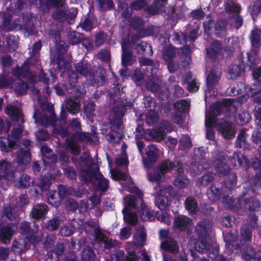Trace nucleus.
Wrapping results in <instances>:
<instances>
[{
  "label": "nucleus",
  "mask_w": 261,
  "mask_h": 261,
  "mask_svg": "<svg viewBox=\"0 0 261 261\" xmlns=\"http://www.w3.org/2000/svg\"><path fill=\"white\" fill-rule=\"evenodd\" d=\"M75 71L68 68L64 73V86L67 90H73L78 81L77 73L89 80L92 84H102L105 81L104 71L98 68L92 70L91 66L87 62L82 60L74 64Z\"/></svg>",
  "instance_id": "f257e3e1"
},
{
  "label": "nucleus",
  "mask_w": 261,
  "mask_h": 261,
  "mask_svg": "<svg viewBox=\"0 0 261 261\" xmlns=\"http://www.w3.org/2000/svg\"><path fill=\"white\" fill-rule=\"evenodd\" d=\"M118 105L112 109V120L111 123L115 128L119 129L123 124V118L127 109L134 106V102L126 98H122L120 101H117Z\"/></svg>",
  "instance_id": "f03ea898"
},
{
  "label": "nucleus",
  "mask_w": 261,
  "mask_h": 261,
  "mask_svg": "<svg viewBox=\"0 0 261 261\" xmlns=\"http://www.w3.org/2000/svg\"><path fill=\"white\" fill-rule=\"evenodd\" d=\"M229 156L224 151H218L214 156L213 162L216 171L219 177H223L231 171V168L227 164Z\"/></svg>",
  "instance_id": "7ed1b4c3"
},
{
  "label": "nucleus",
  "mask_w": 261,
  "mask_h": 261,
  "mask_svg": "<svg viewBox=\"0 0 261 261\" xmlns=\"http://www.w3.org/2000/svg\"><path fill=\"white\" fill-rule=\"evenodd\" d=\"M191 220L188 217L184 215L175 216L174 219L173 227L174 230L178 231H185L187 238L192 240H196L192 234V229L191 227Z\"/></svg>",
  "instance_id": "20e7f679"
},
{
  "label": "nucleus",
  "mask_w": 261,
  "mask_h": 261,
  "mask_svg": "<svg viewBox=\"0 0 261 261\" xmlns=\"http://www.w3.org/2000/svg\"><path fill=\"white\" fill-rule=\"evenodd\" d=\"M20 232L23 236H26V239L31 243H38L41 241L39 236L38 229L32 228L31 223L27 221H22L20 224Z\"/></svg>",
  "instance_id": "39448f33"
},
{
  "label": "nucleus",
  "mask_w": 261,
  "mask_h": 261,
  "mask_svg": "<svg viewBox=\"0 0 261 261\" xmlns=\"http://www.w3.org/2000/svg\"><path fill=\"white\" fill-rule=\"evenodd\" d=\"M142 156L144 167L152 168L159 158V149L154 145H149L145 148V153H143Z\"/></svg>",
  "instance_id": "423d86ee"
},
{
  "label": "nucleus",
  "mask_w": 261,
  "mask_h": 261,
  "mask_svg": "<svg viewBox=\"0 0 261 261\" xmlns=\"http://www.w3.org/2000/svg\"><path fill=\"white\" fill-rule=\"evenodd\" d=\"M98 168L97 164L91 163L87 169L82 170V174L80 180L86 185L89 183L94 184V181L98 176L97 172Z\"/></svg>",
  "instance_id": "0eeeda50"
},
{
  "label": "nucleus",
  "mask_w": 261,
  "mask_h": 261,
  "mask_svg": "<svg viewBox=\"0 0 261 261\" xmlns=\"http://www.w3.org/2000/svg\"><path fill=\"white\" fill-rule=\"evenodd\" d=\"M234 125L224 119H222L217 123V129L227 139H231L234 137Z\"/></svg>",
  "instance_id": "6e6552de"
},
{
  "label": "nucleus",
  "mask_w": 261,
  "mask_h": 261,
  "mask_svg": "<svg viewBox=\"0 0 261 261\" xmlns=\"http://www.w3.org/2000/svg\"><path fill=\"white\" fill-rule=\"evenodd\" d=\"M205 50L207 58L212 61H215L223 50L221 41L218 40H213Z\"/></svg>",
  "instance_id": "1a4fd4ad"
},
{
  "label": "nucleus",
  "mask_w": 261,
  "mask_h": 261,
  "mask_svg": "<svg viewBox=\"0 0 261 261\" xmlns=\"http://www.w3.org/2000/svg\"><path fill=\"white\" fill-rule=\"evenodd\" d=\"M207 194L210 199L213 200H219L224 196L223 185L218 181L212 184L207 190Z\"/></svg>",
  "instance_id": "9d476101"
},
{
  "label": "nucleus",
  "mask_w": 261,
  "mask_h": 261,
  "mask_svg": "<svg viewBox=\"0 0 261 261\" xmlns=\"http://www.w3.org/2000/svg\"><path fill=\"white\" fill-rule=\"evenodd\" d=\"M48 211V206L44 203L34 205L30 214V217L34 221H39L45 217Z\"/></svg>",
  "instance_id": "9b49d317"
},
{
  "label": "nucleus",
  "mask_w": 261,
  "mask_h": 261,
  "mask_svg": "<svg viewBox=\"0 0 261 261\" xmlns=\"http://www.w3.org/2000/svg\"><path fill=\"white\" fill-rule=\"evenodd\" d=\"M212 228V224L207 219H202L198 222L195 228L198 238H207Z\"/></svg>",
  "instance_id": "f8f14e48"
},
{
  "label": "nucleus",
  "mask_w": 261,
  "mask_h": 261,
  "mask_svg": "<svg viewBox=\"0 0 261 261\" xmlns=\"http://www.w3.org/2000/svg\"><path fill=\"white\" fill-rule=\"evenodd\" d=\"M242 256L246 261H261V251L246 246L243 249Z\"/></svg>",
  "instance_id": "ddd939ff"
},
{
  "label": "nucleus",
  "mask_w": 261,
  "mask_h": 261,
  "mask_svg": "<svg viewBox=\"0 0 261 261\" xmlns=\"http://www.w3.org/2000/svg\"><path fill=\"white\" fill-rule=\"evenodd\" d=\"M238 235L235 231L230 230L225 236H224L225 248L228 249L230 252H232L234 250L238 249Z\"/></svg>",
  "instance_id": "4468645a"
},
{
  "label": "nucleus",
  "mask_w": 261,
  "mask_h": 261,
  "mask_svg": "<svg viewBox=\"0 0 261 261\" xmlns=\"http://www.w3.org/2000/svg\"><path fill=\"white\" fill-rule=\"evenodd\" d=\"M177 166H178L177 169L178 175L176 176L174 180V185L175 186L179 188H185L188 184V179L184 175L182 164L179 161L177 162Z\"/></svg>",
  "instance_id": "2eb2a0df"
},
{
  "label": "nucleus",
  "mask_w": 261,
  "mask_h": 261,
  "mask_svg": "<svg viewBox=\"0 0 261 261\" xmlns=\"http://www.w3.org/2000/svg\"><path fill=\"white\" fill-rule=\"evenodd\" d=\"M162 248L166 252L177 254L179 252V246L176 241L172 238L165 240L161 245Z\"/></svg>",
  "instance_id": "dca6fc26"
},
{
  "label": "nucleus",
  "mask_w": 261,
  "mask_h": 261,
  "mask_svg": "<svg viewBox=\"0 0 261 261\" xmlns=\"http://www.w3.org/2000/svg\"><path fill=\"white\" fill-rule=\"evenodd\" d=\"M12 223H7L0 231V241L3 243L10 242L14 232Z\"/></svg>",
  "instance_id": "f3484780"
},
{
  "label": "nucleus",
  "mask_w": 261,
  "mask_h": 261,
  "mask_svg": "<svg viewBox=\"0 0 261 261\" xmlns=\"http://www.w3.org/2000/svg\"><path fill=\"white\" fill-rule=\"evenodd\" d=\"M136 194L137 197L130 195L126 198V205L129 207L133 209L139 208V206L138 205L139 200L140 201L141 203H143V194L139 189H137Z\"/></svg>",
  "instance_id": "a211bd4d"
},
{
  "label": "nucleus",
  "mask_w": 261,
  "mask_h": 261,
  "mask_svg": "<svg viewBox=\"0 0 261 261\" xmlns=\"http://www.w3.org/2000/svg\"><path fill=\"white\" fill-rule=\"evenodd\" d=\"M244 206L245 208L250 212L258 211L260 208V201L254 196H250L244 198Z\"/></svg>",
  "instance_id": "6ab92c4d"
},
{
  "label": "nucleus",
  "mask_w": 261,
  "mask_h": 261,
  "mask_svg": "<svg viewBox=\"0 0 261 261\" xmlns=\"http://www.w3.org/2000/svg\"><path fill=\"white\" fill-rule=\"evenodd\" d=\"M136 53L138 55L151 57L153 51L151 45L146 42L138 43L135 47Z\"/></svg>",
  "instance_id": "aec40b11"
},
{
  "label": "nucleus",
  "mask_w": 261,
  "mask_h": 261,
  "mask_svg": "<svg viewBox=\"0 0 261 261\" xmlns=\"http://www.w3.org/2000/svg\"><path fill=\"white\" fill-rule=\"evenodd\" d=\"M31 160V153L29 148H20L19 152L17 154L14 161L19 165H26L28 164Z\"/></svg>",
  "instance_id": "412c9836"
},
{
  "label": "nucleus",
  "mask_w": 261,
  "mask_h": 261,
  "mask_svg": "<svg viewBox=\"0 0 261 261\" xmlns=\"http://www.w3.org/2000/svg\"><path fill=\"white\" fill-rule=\"evenodd\" d=\"M228 21L226 19L220 18L215 22L214 34L220 38L224 36V34L226 32Z\"/></svg>",
  "instance_id": "4be33fe9"
},
{
  "label": "nucleus",
  "mask_w": 261,
  "mask_h": 261,
  "mask_svg": "<svg viewBox=\"0 0 261 261\" xmlns=\"http://www.w3.org/2000/svg\"><path fill=\"white\" fill-rule=\"evenodd\" d=\"M223 203L225 206L230 210H239L242 207V200L240 198L237 199L228 195H226L223 197Z\"/></svg>",
  "instance_id": "5701e85b"
},
{
  "label": "nucleus",
  "mask_w": 261,
  "mask_h": 261,
  "mask_svg": "<svg viewBox=\"0 0 261 261\" xmlns=\"http://www.w3.org/2000/svg\"><path fill=\"white\" fill-rule=\"evenodd\" d=\"M253 228L250 225L244 224L241 228L240 241L242 244L251 242Z\"/></svg>",
  "instance_id": "b1692460"
},
{
  "label": "nucleus",
  "mask_w": 261,
  "mask_h": 261,
  "mask_svg": "<svg viewBox=\"0 0 261 261\" xmlns=\"http://www.w3.org/2000/svg\"><path fill=\"white\" fill-rule=\"evenodd\" d=\"M207 239V238H198L194 243L195 249L202 254L207 253L211 248V245Z\"/></svg>",
  "instance_id": "393cba45"
},
{
  "label": "nucleus",
  "mask_w": 261,
  "mask_h": 261,
  "mask_svg": "<svg viewBox=\"0 0 261 261\" xmlns=\"http://www.w3.org/2000/svg\"><path fill=\"white\" fill-rule=\"evenodd\" d=\"M139 216L143 221H152L154 220L153 212L145 203H141Z\"/></svg>",
  "instance_id": "a878e982"
},
{
  "label": "nucleus",
  "mask_w": 261,
  "mask_h": 261,
  "mask_svg": "<svg viewBox=\"0 0 261 261\" xmlns=\"http://www.w3.org/2000/svg\"><path fill=\"white\" fill-rule=\"evenodd\" d=\"M66 107L68 112L72 114L75 115L77 114L81 108L80 101L74 97H70L67 99Z\"/></svg>",
  "instance_id": "bb28decb"
},
{
  "label": "nucleus",
  "mask_w": 261,
  "mask_h": 261,
  "mask_svg": "<svg viewBox=\"0 0 261 261\" xmlns=\"http://www.w3.org/2000/svg\"><path fill=\"white\" fill-rule=\"evenodd\" d=\"M144 25L145 22L140 17H134L129 21V26L140 33L147 32V29Z\"/></svg>",
  "instance_id": "cd10ccee"
},
{
  "label": "nucleus",
  "mask_w": 261,
  "mask_h": 261,
  "mask_svg": "<svg viewBox=\"0 0 261 261\" xmlns=\"http://www.w3.org/2000/svg\"><path fill=\"white\" fill-rule=\"evenodd\" d=\"M5 112L13 121L18 122L20 119L21 111L15 106L8 105L5 109Z\"/></svg>",
  "instance_id": "c85d7f7f"
},
{
  "label": "nucleus",
  "mask_w": 261,
  "mask_h": 261,
  "mask_svg": "<svg viewBox=\"0 0 261 261\" xmlns=\"http://www.w3.org/2000/svg\"><path fill=\"white\" fill-rule=\"evenodd\" d=\"M95 188L97 191L100 192H105L109 187V181L108 179L105 178L101 173H98L97 178L95 179Z\"/></svg>",
  "instance_id": "c756f323"
},
{
  "label": "nucleus",
  "mask_w": 261,
  "mask_h": 261,
  "mask_svg": "<svg viewBox=\"0 0 261 261\" xmlns=\"http://www.w3.org/2000/svg\"><path fill=\"white\" fill-rule=\"evenodd\" d=\"M249 39L253 47H259L261 45V30L255 28L252 30L249 35Z\"/></svg>",
  "instance_id": "7c9ffc66"
},
{
  "label": "nucleus",
  "mask_w": 261,
  "mask_h": 261,
  "mask_svg": "<svg viewBox=\"0 0 261 261\" xmlns=\"http://www.w3.org/2000/svg\"><path fill=\"white\" fill-rule=\"evenodd\" d=\"M154 204L160 210H165L170 205V200L166 194H158L155 197Z\"/></svg>",
  "instance_id": "2f4dec72"
},
{
  "label": "nucleus",
  "mask_w": 261,
  "mask_h": 261,
  "mask_svg": "<svg viewBox=\"0 0 261 261\" xmlns=\"http://www.w3.org/2000/svg\"><path fill=\"white\" fill-rule=\"evenodd\" d=\"M33 119L36 123H40L41 125L47 126L50 125L48 115L44 113H41L39 110L35 111Z\"/></svg>",
  "instance_id": "473e14b6"
},
{
  "label": "nucleus",
  "mask_w": 261,
  "mask_h": 261,
  "mask_svg": "<svg viewBox=\"0 0 261 261\" xmlns=\"http://www.w3.org/2000/svg\"><path fill=\"white\" fill-rule=\"evenodd\" d=\"M216 176L214 172H207L198 178L197 184L200 187H206L214 180Z\"/></svg>",
  "instance_id": "72a5a7b5"
},
{
  "label": "nucleus",
  "mask_w": 261,
  "mask_h": 261,
  "mask_svg": "<svg viewBox=\"0 0 261 261\" xmlns=\"http://www.w3.org/2000/svg\"><path fill=\"white\" fill-rule=\"evenodd\" d=\"M124 216V220L130 225L134 226L137 224L138 217V215L134 212H132L129 210L125 207L122 210Z\"/></svg>",
  "instance_id": "f704fd0d"
},
{
  "label": "nucleus",
  "mask_w": 261,
  "mask_h": 261,
  "mask_svg": "<svg viewBox=\"0 0 261 261\" xmlns=\"http://www.w3.org/2000/svg\"><path fill=\"white\" fill-rule=\"evenodd\" d=\"M12 171L10 162L4 159L0 160V179L6 178Z\"/></svg>",
  "instance_id": "c9c22d12"
},
{
  "label": "nucleus",
  "mask_w": 261,
  "mask_h": 261,
  "mask_svg": "<svg viewBox=\"0 0 261 261\" xmlns=\"http://www.w3.org/2000/svg\"><path fill=\"white\" fill-rule=\"evenodd\" d=\"M176 48L171 45L164 46L162 50L163 58L165 61L173 60L176 57Z\"/></svg>",
  "instance_id": "e433bc0d"
},
{
  "label": "nucleus",
  "mask_w": 261,
  "mask_h": 261,
  "mask_svg": "<svg viewBox=\"0 0 261 261\" xmlns=\"http://www.w3.org/2000/svg\"><path fill=\"white\" fill-rule=\"evenodd\" d=\"M246 135V134L244 130H241L240 132L236 139V146L244 150H249L251 146L247 141Z\"/></svg>",
  "instance_id": "4c0bfd02"
},
{
  "label": "nucleus",
  "mask_w": 261,
  "mask_h": 261,
  "mask_svg": "<svg viewBox=\"0 0 261 261\" xmlns=\"http://www.w3.org/2000/svg\"><path fill=\"white\" fill-rule=\"evenodd\" d=\"M136 60V57L133 55V51L122 53L121 64L124 67L132 66Z\"/></svg>",
  "instance_id": "58836bf2"
},
{
  "label": "nucleus",
  "mask_w": 261,
  "mask_h": 261,
  "mask_svg": "<svg viewBox=\"0 0 261 261\" xmlns=\"http://www.w3.org/2000/svg\"><path fill=\"white\" fill-rule=\"evenodd\" d=\"M175 167H177V163L170 160L166 159L163 160L158 166V168L161 170L164 175L172 170Z\"/></svg>",
  "instance_id": "ea45409f"
},
{
  "label": "nucleus",
  "mask_w": 261,
  "mask_h": 261,
  "mask_svg": "<svg viewBox=\"0 0 261 261\" xmlns=\"http://www.w3.org/2000/svg\"><path fill=\"white\" fill-rule=\"evenodd\" d=\"M232 157L234 160L237 159L239 165L240 167H242L245 170L249 169L250 165V161L244 154L240 152H234Z\"/></svg>",
  "instance_id": "a19ab883"
},
{
  "label": "nucleus",
  "mask_w": 261,
  "mask_h": 261,
  "mask_svg": "<svg viewBox=\"0 0 261 261\" xmlns=\"http://www.w3.org/2000/svg\"><path fill=\"white\" fill-rule=\"evenodd\" d=\"M12 73L16 78H25L30 77L31 76V72L29 68H22L19 66H16L12 70Z\"/></svg>",
  "instance_id": "79ce46f5"
},
{
  "label": "nucleus",
  "mask_w": 261,
  "mask_h": 261,
  "mask_svg": "<svg viewBox=\"0 0 261 261\" xmlns=\"http://www.w3.org/2000/svg\"><path fill=\"white\" fill-rule=\"evenodd\" d=\"M185 207L191 214H195L198 208L197 200L192 197H189L186 199Z\"/></svg>",
  "instance_id": "37998d69"
},
{
  "label": "nucleus",
  "mask_w": 261,
  "mask_h": 261,
  "mask_svg": "<svg viewBox=\"0 0 261 261\" xmlns=\"http://www.w3.org/2000/svg\"><path fill=\"white\" fill-rule=\"evenodd\" d=\"M50 178L47 176H42L38 183V187L41 192H46L51 185V178L53 173L50 172Z\"/></svg>",
  "instance_id": "c03bdc74"
},
{
  "label": "nucleus",
  "mask_w": 261,
  "mask_h": 261,
  "mask_svg": "<svg viewBox=\"0 0 261 261\" xmlns=\"http://www.w3.org/2000/svg\"><path fill=\"white\" fill-rule=\"evenodd\" d=\"M190 106V101L187 99L178 100L174 103V108L177 111L182 113L188 112Z\"/></svg>",
  "instance_id": "a18cd8bd"
},
{
  "label": "nucleus",
  "mask_w": 261,
  "mask_h": 261,
  "mask_svg": "<svg viewBox=\"0 0 261 261\" xmlns=\"http://www.w3.org/2000/svg\"><path fill=\"white\" fill-rule=\"evenodd\" d=\"M224 9L228 14H239L241 10V7L232 1H227L225 3Z\"/></svg>",
  "instance_id": "49530a36"
},
{
  "label": "nucleus",
  "mask_w": 261,
  "mask_h": 261,
  "mask_svg": "<svg viewBox=\"0 0 261 261\" xmlns=\"http://www.w3.org/2000/svg\"><path fill=\"white\" fill-rule=\"evenodd\" d=\"M121 86L118 84H115L114 83L113 87V92L110 93V102L113 104L116 103L117 101H120V88Z\"/></svg>",
  "instance_id": "de8ad7c7"
},
{
  "label": "nucleus",
  "mask_w": 261,
  "mask_h": 261,
  "mask_svg": "<svg viewBox=\"0 0 261 261\" xmlns=\"http://www.w3.org/2000/svg\"><path fill=\"white\" fill-rule=\"evenodd\" d=\"M56 194L57 192L56 190L49 191L46 194V196L48 203L55 207H58L60 205L62 200L60 199V197L56 196Z\"/></svg>",
  "instance_id": "09e8293b"
},
{
  "label": "nucleus",
  "mask_w": 261,
  "mask_h": 261,
  "mask_svg": "<svg viewBox=\"0 0 261 261\" xmlns=\"http://www.w3.org/2000/svg\"><path fill=\"white\" fill-rule=\"evenodd\" d=\"M79 26L82 29V30L90 32L93 29V23L92 20L90 18L89 14H88L79 23Z\"/></svg>",
  "instance_id": "8fccbe9b"
},
{
  "label": "nucleus",
  "mask_w": 261,
  "mask_h": 261,
  "mask_svg": "<svg viewBox=\"0 0 261 261\" xmlns=\"http://www.w3.org/2000/svg\"><path fill=\"white\" fill-rule=\"evenodd\" d=\"M165 175L161 172V170L156 167L152 172L147 174L148 179L151 182L160 181L162 178H164Z\"/></svg>",
  "instance_id": "3c124183"
},
{
  "label": "nucleus",
  "mask_w": 261,
  "mask_h": 261,
  "mask_svg": "<svg viewBox=\"0 0 261 261\" xmlns=\"http://www.w3.org/2000/svg\"><path fill=\"white\" fill-rule=\"evenodd\" d=\"M251 119L250 114L247 111H243L238 114L236 118V123L239 125H245L248 123Z\"/></svg>",
  "instance_id": "603ef678"
},
{
  "label": "nucleus",
  "mask_w": 261,
  "mask_h": 261,
  "mask_svg": "<svg viewBox=\"0 0 261 261\" xmlns=\"http://www.w3.org/2000/svg\"><path fill=\"white\" fill-rule=\"evenodd\" d=\"M95 257L94 251L89 246L84 248L81 254L82 261H94Z\"/></svg>",
  "instance_id": "864d4df0"
},
{
  "label": "nucleus",
  "mask_w": 261,
  "mask_h": 261,
  "mask_svg": "<svg viewBox=\"0 0 261 261\" xmlns=\"http://www.w3.org/2000/svg\"><path fill=\"white\" fill-rule=\"evenodd\" d=\"M34 178L27 174H22L20 177L18 188L24 189L32 186L34 183Z\"/></svg>",
  "instance_id": "5fc2aeb1"
},
{
  "label": "nucleus",
  "mask_w": 261,
  "mask_h": 261,
  "mask_svg": "<svg viewBox=\"0 0 261 261\" xmlns=\"http://www.w3.org/2000/svg\"><path fill=\"white\" fill-rule=\"evenodd\" d=\"M25 245L26 242L24 240L14 241L12 243V250L14 254L21 255L25 248Z\"/></svg>",
  "instance_id": "6e6d98bb"
},
{
  "label": "nucleus",
  "mask_w": 261,
  "mask_h": 261,
  "mask_svg": "<svg viewBox=\"0 0 261 261\" xmlns=\"http://www.w3.org/2000/svg\"><path fill=\"white\" fill-rule=\"evenodd\" d=\"M173 40L177 44H186L188 40V35L185 32H175L173 34Z\"/></svg>",
  "instance_id": "4d7b16f0"
},
{
  "label": "nucleus",
  "mask_w": 261,
  "mask_h": 261,
  "mask_svg": "<svg viewBox=\"0 0 261 261\" xmlns=\"http://www.w3.org/2000/svg\"><path fill=\"white\" fill-rule=\"evenodd\" d=\"M144 104L145 107L148 111L152 112L153 113L155 111L157 107L155 99L150 96H145L144 97Z\"/></svg>",
  "instance_id": "13d9d810"
},
{
  "label": "nucleus",
  "mask_w": 261,
  "mask_h": 261,
  "mask_svg": "<svg viewBox=\"0 0 261 261\" xmlns=\"http://www.w3.org/2000/svg\"><path fill=\"white\" fill-rule=\"evenodd\" d=\"M220 76L214 69L212 70L206 77V85L208 87H212L218 82Z\"/></svg>",
  "instance_id": "bf43d9fd"
},
{
  "label": "nucleus",
  "mask_w": 261,
  "mask_h": 261,
  "mask_svg": "<svg viewBox=\"0 0 261 261\" xmlns=\"http://www.w3.org/2000/svg\"><path fill=\"white\" fill-rule=\"evenodd\" d=\"M68 39L71 44L75 45L82 42L84 39V35L75 31L71 32L69 34Z\"/></svg>",
  "instance_id": "052dcab7"
},
{
  "label": "nucleus",
  "mask_w": 261,
  "mask_h": 261,
  "mask_svg": "<svg viewBox=\"0 0 261 261\" xmlns=\"http://www.w3.org/2000/svg\"><path fill=\"white\" fill-rule=\"evenodd\" d=\"M237 176L236 173H231L228 175L225 182V188L228 191H231L237 185Z\"/></svg>",
  "instance_id": "680f3d73"
},
{
  "label": "nucleus",
  "mask_w": 261,
  "mask_h": 261,
  "mask_svg": "<svg viewBox=\"0 0 261 261\" xmlns=\"http://www.w3.org/2000/svg\"><path fill=\"white\" fill-rule=\"evenodd\" d=\"M95 105L94 102L86 101L83 105L84 113L86 117L90 118L94 115L95 111Z\"/></svg>",
  "instance_id": "e2e57ef3"
},
{
  "label": "nucleus",
  "mask_w": 261,
  "mask_h": 261,
  "mask_svg": "<svg viewBox=\"0 0 261 261\" xmlns=\"http://www.w3.org/2000/svg\"><path fill=\"white\" fill-rule=\"evenodd\" d=\"M243 70V68L241 65H231L228 69V73L230 75V79H234L236 77L239 76Z\"/></svg>",
  "instance_id": "0e129e2a"
},
{
  "label": "nucleus",
  "mask_w": 261,
  "mask_h": 261,
  "mask_svg": "<svg viewBox=\"0 0 261 261\" xmlns=\"http://www.w3.org/2000/svg\"><path fill=\"white\" fill-rule=\"evenodd\" d=\"M235 221L234 217L231 216L227 213L223 214L221 218V223L224 227H231L232 226Z\"/></svg>",
  "instance_id": "69168bd1"
},
{
  "label": "nucleus",
  "mask_w": 261,
  "mask_h": 261,
  "mask_svg": "<svg viewBox=\"0 0 261 261\" xmlns=\"http://www.w3.org/2000/svg\"><path fill=\"white\" fill-rule=\"evenodd\" d=\"M155 93L158 98L161 100H167L170 96L169 89L165 86L161 87Z\"/></svg>",
  "instance_id": "338daca9"
},
{
  "label": "nucleus",
  "mask_w": 261,
  "mask_h": 261,
  "mask_svg": "<svg viewBox=\"0 0 261 261\" xmlns=\"http://www.w3.org/2000/svg\"><path fill=\"white\" fill-rule=\"evenodd\" d=\"M60 223V219L58 217H54L45 224V228L49 231L56 230L59 228Z\"/></svg>",
  "instance_id": "774afa93"
}]
</instances>
